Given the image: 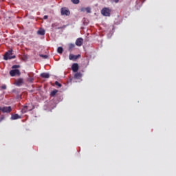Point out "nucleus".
Masks as SVG:
<instances>
[{
  "label": "nucleus",
  "instance_id": "1",
  "mask_svg": "<svg viewBox=\"0 0 176 176\" xmlns=\"http://www.w3.org/2000/svg\"><path fill=\"white\" fill-rule=\"evenodd\" d=\"M12 58H16V56L13 55V50H10L7 52H6L4 55V60H12Z\"/></svg>",
  "mask_w": 176,
  "mask_h": 176
},
{
  "label": "nucleus",
  "instance_id": "2",
  "mask_svg": "<svg viewBox=\"0 0 176 176\" xmlns=\"http://www.w3.org/2000/svg\"><path fill=\"white\" fill-rule=\"evenodd\" d=\"M101 14L105 17H109L111 16V9H109V8H104L101 10Z\"/></svg>",
  "mask_w": 176,
  "mask_h": 176
},
{
  "label": "nucleus",
  "instance_id": "3",
  "mask_svg": "<svg viewBox=\"0 0 176 176\" xmlns=\"http://www.w3.org/2000/svg\"><path fill=\"white\" fill-rule=\"evenodd\" d=\"M0 111H1L3 113H10V112H12V107H0Z\"/></svg>",
  "mask_w": 176,
  "mask_h": 176
},
{
  "label": "nucleus",
  "instance_id": "4",
  "mask_svg": "<svg viewBox=\"0 0 176 176\" xmlns=\"http://www.w3.org/2000/svg\"><path fill=\"white\" fill-rule=\"evenodd\" d=\"M60 13L62 16H69L71 14L69 10L67 9V8H62L60 9Z\"/></svg>",
  "mask_w": 176,
  "mask_h": 176
},
{
  "label": "nucleus",
  "instance_id": "5",
  "mask_svg": "<svg viewBox=\"0 0 176 176\" xmlns=\"http://www.w3.org/2000/svg\"><path fill=\"white\" fill-rule=\"evenodd\" d=\"M20 70L19 69H12L10 71V76H16V75L20 76Z\"/></svg>",
  "mask_w": 176,
  "mask_h": 176
},
{
  "label": "nucleus",
  "instance_id": "6",
  "mask_svg": "<svg viewBox=\"0 0 176 176\" xmlns=\"http://www.w3.org/2000/svg\"><path fill=\"white\" fill-rule=\"evenodd\" d=\"M16 86L20 87L24 85V79L23 78H19L15 81Z\"/></svg>",
  "mask_w": 176,
  "mask_h": 176
},
{
  "label": "nucleus",
  "instance_id": "7",
  "mask_svg": "<svg viewBox=\"0 0 176 176\" xmlns=\"http://www.w3.org/2000/svg\"><path fill=\"white\" fill-rule=\"evenodd\" d=\"M52 28H55V30H63L65 28V26L58 27V23H55L52 25Z\"/></svg>",
  "mask_w": 176,
  "mask_h": 176
},
{
  "label": "nucleus",
  "instance_id": "8",
  "mask_svg": "<svg viewBox=\"0 0 176 176\" xmlns=\"http://www.w3.org/2000/svg\"><path fill=\"white\" fill-rule=\"evenodd\" d=\"M72 69L73 72H76L77 71L79 70V65H78V63H74L72 65Z\"/></svg>",
  "mask_w": 176,
  "mask_h": 176
},
{
  "label": "nucleus",
  "instance_id": "9",
  "mask_svg": "<svg viewBox=\"0 0 176 176\" xmlns=\"http://www.w3.org/2000/svg\"><path fill=\"white\" fill-rule=\"evenodd\" d=\"M84 40L82 38H78L76 41V46H82L83 45Z\"/></svg>",
  "mask_w": 176,
  "mask_h": 176
},
{
  "label": "nucleus",
  "instance_id": "10",
  "mask_svg": "<svg viewBox=\"0 0 176 176\" xmlns=\"http://www.w3.org/2000/svg\"><path fill=\"white\" fill-rule=\"evenodd\" d=\"M79 57H80V55L79 54L78 55L69 54V60H73L74 61H75L76 60H78Z\"/></svg>",
  "mask_w": 176,
  "mask_h": 176
},
{
  "label": "nucleus",
  "instance_id": "11",
  "mask_svg": "<svg viewBox=\"0 0 176 176\" xmlns=\"http://www.w3.org/2000/svg\"><path fill=\"white\" fill-rule=\"evenodd\" d=\"M28 111H32V109H30L29 106H24L21 109L22 113H26V112H28Z\"/></svg>",
  "mask_w": 176,
  "mask_h": 176
},
{
  "label": "nucleus",
  "instance_id": "12",
  "mask_svg": "<svg viewBox=\"0 0 176 176\" xmlns=\"http://www.w3.org/2000/svg\"><path fill=\"white\" fill-rule=\"evenodd\" d=\"M17 119H21V116L19 114H13L11 116V120H17Z\"/></svg>",
  "mask_w": 176,
  "mask_h": 176
},
{
  "label": "nucleus",
  "instance_id": "13",
  "mask_svg": "<svg viewBox=\"0 0 176 176\" xmlns=\"http://www.w3.org/2000/svg\"><path fill=\"white\" fill-rule=\"evenodd\" d=\"M40 76L44 79H49V78H50V74H49V73H42Z\"/></svg>",
  "mask_w": 176,
  "mask_h": 176
},
{
  "label": "nucleus",
  "instance_id": "14",
  "mask_svg": "<svg viewBox=\"0 0 176 176\" xmlns=\"http://www.w3.org/2000/svg\"><path fill=\"white\" fill-rule=\"evenodd\" d=\"M82 78V73L80 72H77L74 74V78L75 79H80Z\"/></svg>",
  "mask_w": 176,
  "mask_h": 176
},
{
  "label": "nucleus",
  "instance_id": "15",
  "mask_svg": "<svg viewBox=\"0 0 176 176\" xmlns=\"http://www.w3.org/2000/svg\"><path fill=\"white\" fill-rule=\"evenodd\" d=\"M28 82L29 83H32L34 82V77L31 76V75L28 74V78H27Z\"/></svg>",
  "mask_w": 176,
  "mask_h": 176
},
{
  "label": "nucleus",
  "instance_id": "16",
  "mask_svg": "<svg viewBox=\"0 0 176 176\" xmlns=\"http://www.w3.org/2000/svg\"><path fill=\"white\" fill-rule=\"evenodd\" d=\"M38 35H45V30L43 29H40L38 32H37Z\"/></svg>",
  "mask_w": 176,
  "mask_h": 176
},
{
  "label": "nucleus",
  "instance_id": "17",
  "mask_svg": "<svg viewBox=\"0 0 176 176\" xmlns=\"http://www.w3.org/2000/svg\"><path fill=\"white\" fill-rule=\"evenodd\" d=\"M57 93H58V91L56 89H54V91H51V94H50L51 97H54V96H56Z\"/></svg>",
  "mask_w": 176,
  "mask_h": 176
},
{
  "label": "nucleus",
  "instance_id": "18",
  "mask_svg": "<svg viewBox=\"0 0 176 176\" xmlns=\"http://www.w3.org/2000/svg\"><path fill=\"white\" fill-rule=\"evenodd\" d=\"M57 52H58V53L61 54L63 53V52H64V50L63 49V47H58V49H57Z\"/></svg>",
  "mask_w": 176,
  "mask_h": 176
},
{
  "label": "nucleus",
  "instance_id": "19",
  "mask_svg": "<svg viewBox=\"0 0 176 176\" xmlns=\"http://www.w3.org/2000/svg\"><path fill=\"white\" fill-rule=\"evenodd\" d=\"M75 47V44H69V50H72Z\"/></svg>",
  "mask_w": 176,
  "mask_h": 176
},
{
  "label": "nucleus",
  "instance_id": "20",
  "mask_svg": "<svg viewBox=\"0 0 176 176\" xmlns=\"http://www.w3.org/2000/svg\"><path fill=\"white\" fill-rule=\"evenodd\" d=\"M72 3H74V5H78L79 3V0H72Z\"/></svg>",
  "mask_w": 176,
  "mask_h": 176
},
{
  "label": "nucleus",
  "instance_id": "21",
  "mask_svg": "<svg viewBox=\"0 0 176 176\" xmlns=\"http://www.w3.org/2000/svg\"><path fill=\"white\" fill-rule=\"evenodd\" d=\"M40 57H42L43 58H48L49 56L47 55H43V54H40Z\"/></svg>",
  "mask_w": 176,
  "mask_h": 176
},
{
  "label": "nucleus",
  "instance_id": "22",
  "mask_svg": "<svg viewBox=\"0 0 176 176\" xmlns=\"http://www.w3.org/2000/svg\"><path fill=\"white\" fill-rule=\"evenodd\" d=\"M12 69H16V68H20V65H14L12 67Z\"/></svg>",
  "mask_w": 176,
  "mask_h": 176
},
{
  "label": "nucleus",
  "instance_id": "23",
  "mask_svg": "<svg viewBox=\"0 0 176 176\" xmlns=\"http://www.w3.org/2000/svg\"><path fill=\"white\" fill-rule=\"evenodd\" d=\"M55 85L56 86H58L59 87H61L62 86V85L60 82H58V81H56Z\"/></svg>",
  "mask_w": 176,
  "mask_h": 176
},
{
  "label": "nucleus",
  "instance_id": "24",
  "mask_svg": "<svg viewBox=\"0 0 176 176\" xmlns=\"http://www.w3.org/2000/svg\"><path fill=\"white\" fill-rule=\"evenodd\" d=\"M1 88L2 90H6V85H3Z\"/></svg>",
  "mask_w": 176,
  "mask_h": 176
},
{
  "label": "nucleus",
  "instance_id": "25",
  "mask_svg": "<svg viewBox=\"0 0 176 176\" xmlns=\"http://www.w3.org/2000/svg\"><path fill=\"white\" fill-rule=\"evenodd\" d=\"M5 120V116H1L0 117V123H1V122H2V120Z\"/></svg>",
  "mask_w": 176,
  "mask_h": 176
},
{
  "label": "nucleus",
  "instance_id": "26",
  "mask_svg": "<svg viewBox=\"0 0 176 176\" xmlns=\"http://www.w3.org/2000/svg\"><path fill=\"white\" fill-rule=\"evenodd\" d=\"M91 10L90 9V8H86V11H87V13H90Z\"/></svg>",
  "mask_w": 176,
  "mask_h": 176
},
{
  "label": "nucleus",
  "instance_id": "27",
  "mask_svg": "<svg viewBox=\"0 0 176 176\" xmlns=\"http://www.w3.org/2000/svg\"><path fill=\"white\" fill-rule=\"evenodd\" d=\"M113 1L115 2V3H118L119 2V0H113Z\"/></svg>",
  "mask_w": 176,
  "mask_h": 176
},
{
  "label": "nucleus",
  "instance_id": "28",
  "mask_svg": "<svg viewBox=\"0 0 176 176\" xmlns=\"http://www.w3.org/2000/svg\"><path fill=\"white\" fill-rule=\"evenodd\" d=\"M44 19L45 20H46V19H47V15L44 16Z\"/></svg>",
  "mask_w": 176,
  "mask_h": 176
}]
</instances>
